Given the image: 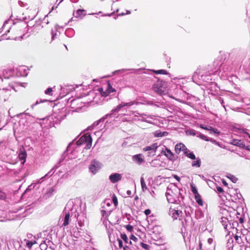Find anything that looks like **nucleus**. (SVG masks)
Wrapping results in <instances>:
<instances>
[{"label": "nucleus", "mask_w": 250, "mask_h": 250, "mask_svg": "<svg viewBox=\"0 0 250 250\" xmlns=\"http://www.w3.org/2000/svg\"><path fill=\"white\" fill-rule=\"evenodd\" d=\"M138 104L139 102L135 101L126 103L122 102L111 110L110 113L107 114L93 123L91 125L88 126L86 130H83L72 141H99L102 137L101 131L104 127V122L108 116H110L112 114H116L125 106L129 107L134 104L137 105Z\"/></svg>", "instance_id": "obj_1"}, {"label": "nucleus", "mask_w": 250, "mask_h": 250, "mask_svg": "<svg viewBox=\"0 0 250 250\" xmlns=\"http://www.w3.org/2000/svg\"><path fill=\"white\" fill-rule=\"evenodd\" d=\"M166 196L167 201L172 204H181L184 199L180 189L173 185L167 187Z\"/></svg>", "instance_id": "obj_2"}, {"label": "nucleus", "mask_w": 250, "mask_h": 250, "mask_svg": "<svg viewBox=\"0 0 250 250\" xmlns=\"http://www.w3.org/2000/svg\"><path fill=\"white\" fill-rule=\"evenodd\" d=\"M29 125L26 120L24 118L20 119L17 123H15L13 126L14 136L17 138L24 135L28 129Z\"/></svg>", "instance_id": "obj_3"}, {"label": "nucleus", "mask_w": 250, "mask_h": 250, "mask_svg": "<svg viewBox=\"0 0 250 250\" xmlns=\"http://www.w3.org/2000/svg\"><path fill=\"white\" fill-rule=\"evenodd\" d=\"M223 58H221L218 57L213 62V66H215V70L213 71V73L214 74H218L219 75L220 73L222 71V73H227L228 72H229L231 69L232 67L230 66H227V61L225 62V59H224V62H221V60Z\"/></svg>", "instance_id": "obj_4"}, {"label": "nucleus", "mask_w": 250, "mask_h": 250, "mask_svg": "<svg viewBox=\"0 0 250 250\" xmlns=\"http://www.w3.org/2000/svg\"><path fill=\"white\" fill-rule=\"evenodd\" d=\"M152 88L158 94L165 95L167 92V83L163 80L158 79L153 83Z\"/></svg>", "instance_id": "obj_5"}, {"label": "nucleus", "mask_w": 250, "mask_h": 250, "mask_svg": "<svg viewBox=\"0 0 250 250\" xmlns=\"http://www.w3.org/2000/svg\"><path fill=\"white\" fill-rule=\"evenodd\" d=\"M103 165L99 161L94 159L91 161L88 168L89 171L94 175L96 174L102 168Z\"/></svg>", "instance_id": "obj_6"}, {"label": "nucleus", "mask_w": 250, "mask_h": 250, "mask_svg": "<svg viewBox=\"0 0 250 250\" xmlns=\"http://www.w3.org/2000/svg\"><path fill=\"white\" fill-rule=\"evenodd\" d=\"M186 134L187 136H196L204 141H209V139L204 134L199 131H196L193 129L188 128L185 130Z\"/></svg>", "instance_id": "obj_7"}, {"label": "nucleus", "mask_w": 250, "mask_h": 250, "mask_svg": "<svg viewBox=\"0 0 250 250\" xmlns=\"http://www.w3.org/2000/svg\"><path fill=\"white\" fill-rule=\"evenodd\" d=\"M28 68L26 66H20L19 67H17L16 69H13L14 76L17 77H26L28 75Z\"/></svg>", "instance_id": "obj_8"}, {"label": "nucleus", "mask_w": 250, "mask_h": 250, "mask_svg": "<svg viewBox=\"0 0 250 250\" xmlns=\"http://www.w3.org/2000/svg\"><path fill=\"white\" fill-rule=\"evenodd\" d=\"M169 215L173 219V220L179 219V220L182 219L183 212L180 209H176L170 208L168 212Z\"/></svg>", "instance_id": "obj_9"}, {"label": "nucleus", "mask_w": 250, "mask_h": 250, "mask_svg": "<svg viewBox=\"0 0 250 250\" xmlns=\"http://www.w3.org/2000/svg\"><path fill=\"white\" fill-rule=\"evenodd\" d=\"M158 147L157 143H154L150 146H147L143 148L145 151H147V156L152 157L155 155L156 151Z\"/></svg>", "instance_id": "obj_10"}, {"label": "nucleus", "mask_w": 250, "mask_h": 250, "mask_svg": "<svg viewBox=\"0 0 250 250\" xmlns=\"http://www.w3.org/2000/svg\"><path fill=\"white\" fill-rule=\"evenodd\" d=\"M163 152L167 159L170 161L174 162L178 158L177 155H175L174 153L167 147H166L163 149Z\"/></svg>", "instance_id": "obj_11"}, {"label": "nucleus", "mask_w": 250, "mask_h": 250, "mask_svg": "<svg viewBox=\"0 0 250 250\" xmlns=\"http://www.w3.org/2000/svg\"><path fill=\"white\" fill-rule=\"evenodd\" d=\"M33 128H36L38 129V131L37 133L34 134V138L31 141H34V139L37 140L38 138H39L40 136L42 135L44 136L45 133L42 130V125L41 123H36L33 124Z\"/></svg>", "instance_id": "obj_12"}, {"label": "nucleus", "mask_w": 250, "mask_h": 250, "mask_svg": "<svg viewBox=\"0 0 250 250\" xmlns=\"http://www.w3.org/2000/svg\"><path fill=\"white\" fill-rule=\"evenodd\" d=\"M199 126L202 129L209 132V133L210 134H219L220 133L217 129L213 128L208 125L200 124Z\"/></svg>", "instance_id": "obj_13"}, {"label": "nucleus", "mask_w": 250, "mask_h": 250, "mask_svg": "<svg viewBox=\"0 0 250 250\" xmlns=\"http://www.w3.org/2000/svg\"><path fill=\"white\" fill-rule=\"evenodd\" d=\"M199 126L202 129L209 132V133L210 134H219L220 133L217 129L213 128L208 125L200 124Z\"/></svg>", "instance_id": "obj_14"}, {"label": "nucleus", "mask_w": 250, "mask_h": 250, "mask_svg": "<svg viewBox=\"0 0 250 250\" xmlns=\"http://www.w3.org/2000/svg\"><path fill=\"white\" fill-rule=\"evenodd\" d=\"M27 154L24 147L22 146L19 150V158L21 161V164L23 165L25 161Z\"/></svg>", "instance_id": "obj_15"}, {"label": "nucleus", "mask_w": 250, "mask_h": 250, "mask_svg": "<svg viewBox=\"0 0 250 250\" xmlns=\"http://www.w3.org/2000/svg\"><path fill=\"white\" fill-rule=\"evenodd\" d=\"M122 175L118 173H112L109 176V179L112 183H116L122 179Z\"/></svg>", "instance_id": "obj_16"}, {"label": "nucleus", "mask_w": 250, "mask_h": 250, "mask_svg": "<svg viewBox=\"0 0 250 250\" xmlns=\"http://www.w3.org/2000/svg\"><path fill=\"white\" fill-rule=\"evenodd\" d=\"M58 167L59 166H54L47 174H46L44 176L42 177L38 180V183H41L42 181H44L45 178L46 177L49 178L51 177L54 173L55 170H56Z\"/></svg>", "instance_id": "obj_17"}, {"label": "nucleus", "mask_w": 250, "mask_h": 250, "mask_svg": "<svg viewBox=\"0 0 250 250\" xmlns=\"http://www.w3.org/2000/svg\"><path fill=\"white\" fill-rule=\"evenodd\" d=\"M207 88L210 90L212 94H215L213 93H217L219 90V87L215 82H211V83H208Z\"/></svg>", "instance_id": "obj_18"}, {"label": "nucleus", "mask_w": 250, "mask_h": 250, "mask_svg": "<svg viewBox=\"0 0 250 250\" xmlns=\"http://www.w3.org/2000/svg\"><path fill=\"white\" fill-rule=\"evenodd\" d=\"M186 150H187V147L182 143L176 144L175 146V151L177 154H179L182 151L185 153Z\"/></svg>", "instance_id": "obj_19"}, {"label": "nucleus", "mask_w": 250, "mask_h": 250, "mask_svg": "<svg viewBox=\"0 0 250 250\" xmlns=\"http://www.w3.org/2000/svg\"><path fill=\"white\" fill-rule=\"evenodd\" d=\"M132 160L134 163L140 165L144 161V159L142 154H138L133 156Z\"/></svg>", "instance_id": "obj_20"}, {"label": "nucleus", "mask_w": 250, "mask_h": 250, "mask_svg": "<svg viewBox=\"0 0 250 250\" xmlns=\"http://www.w3.org/2000/svg\"><path fill=\"white\" fill-rule=\"evenodd\" d=\"M13 69L8 68L2 71V75L5 79H9L10 77L14 76Z\"/></svg>", "instance_id": "obj_21"}, {"label": "nucleus", "mask_w": 250, "mask_h": 250, "mask_svg": "<svg viewBox=\"0 0 250 250\" xmlns=\"http://www.w3.org/2000/svg\"><path fill=\"white\" fill-rule=\"evenodd\" d=\"M112 210L110 209H107L103 205L101 210V213L102 216L105 218H106L111 213Z\"/></svg>", "instance_id": "obj_22"}, {"label": "nucleus", "mask_w": 250, "mask_h": 250, "mask_svg": "<svg viewBox=\"0 0 250 250\" xmlns=\"http://www.w3.org/2000/svg\"><path fill=\"white\" fill-rule=\"evenodd\" d=\"M213 73V72L212 73H209V74H203L201 76V80H202L204 82H206L208 83H211L212 79L211 78V74Z\"/></svg>", "instance_id": "obj_23"}, {"label": "nucleus", "mask_w": 250, "mask_h": 250, "mask_svg": "<svg viewBox=\"0 0 250 250\" xmlns=\"http://www.w3.org/2000/svg\"><path fill=\"white\" fill-rule=\"evenodd\" d=\"M243 143L244 142H230V144L236 146H239L243 148H245L246 150L250 151V146H246Z\"/></svg>", "instance_id": "obj_24"}, {"label": "nucleus", "mask_w": 250, "mask_h": 250, "mask_svg": "<svg viewBox=\"0 0 250 250\" xmlns=\"http://www.w3.org/2000/svg\"><path fill=\"white\" fill-rule=\"evenodd\" d=\"M85 10L83 9H78L76 12H73V16L76 18H82L85 16V14H83Z\"/></svg>", "instance_id": "obj_25"}, {"label": "nucleus", "mask_w": 250, "mask_h": 250, "mask_svg": "<svg viewBox=\"0 0 250 250\" xmlns=\"http://www.w3.org/2000/svg\"><path fill=\"white\" fill-rule=\"evenodd\" d=\"M229 220L228 218L222 217L221 218V223L222 225L224 226V229L226 230H227L228 228V223L229 222Z\"/></svg>", "instance_id": "obj_26"}, {"label": "nucleus", "mask_w": 250, "mask_h": 250, "mask_svg": "<svg viewBox=\"0 0 250 250\" xmlns=\"http://www.w3.org/2000/svg\"><path fill=\"white\" fill-rule=\"evenodd\" d=\"M154 136L155 137H159L163 136H166L168 135V133L166 131H161L160 130H157L155 131L154 133Z\"/></svg>", "instance_id": "obj_27"}, {"label": "nucleus", "mask_w": 250, "mask_h": 250, "mask_svg": "<svg viewBox=\"0 0 250 250\" xmlns=\"http://www.w3.org/2000/svg\"><path fill=\"white\" fill-rule=\"evenodd\" d=\"M84 143H86L84 147L85 149H89L91 147L92 142H76V144L78 146H79L82 145Z\"/></svg>", "instance_id": "obj_28"}, {"label": "nucleus", "mask_w": 250, "mask_h": 250, "mask_svg": "<svg viewBox=\"0 0 250 250\" xmlns=\"http://www.w3.org/2000/svg\"><path fill=\"white\" fill-rule=\"evenodd\" d=\"M70 218V213L67 212L65 214L64 217V221L62 226L64 227L67 226L69 224V220Z\"/></svg>", "instance_id": "obj_29"}, {"label": "nucleus", "mask_w": 250, "mask_h": 250, "mask_svg": "<svg viewBox=\"0 0 250 250\" xmlns=\"http://www.w3.org/2000/svg\"><path fill=\"white\" fill-rule=\"evenodd\" d=\"M185 155L188 157V158L192 159V160H195L196 159L195 155L194 154L191 152H190L189 150L187 149L186 151H185Z\"/></svg>", "instance_id": "obj_30"}, {"label": "nucleus", "mask_w": 250, "mask_h": 250, "mask_svg": "<svg viewBox=\"0 0 250 250\" xmlns=\"http://www.w3.org/2000/svg\"><path fill=\"white\" fill-rule=\"evenodd\" d=\"M247 129L244 128H239V133L241 134V135L245 138L246 136H248L250 139V134L247 132Z\"/></svg>", "instance_id": "obj_31"}, {"label": "nucleus", "mask_w": 250, "mask_h": 250, "mask_svg": "<svg viewBox=\"0 0 250 250\" xmlns=\"http://www.w3.org/2000/svg\"><path fill=\"white\" fill-rule=\"evenodd\" d=\"M195 161H194L192 163V167H199L201 166V159L198 157L195 159Z\"/></svg>", "instance_id": "obj_32"}, {"label": "nucleus", "mask_w": 250, "mask_h": 250, "mask_svg": "<svg viewBox=\"0 0 250 250\" xmlns=\"http://www.w3.org/2000/svg\"><path fill=\"white\" fill-rule=\"evenodd\" d=\"M74 30L72 28H68L65 32V35L68 37H73L74 35Z\"/></svg>", "instance_id": "obj_33"}, {"label": "nucleus", "mask_w": 250, "mask_h": 250, "mask_svg": "<svg viewBox=\"0 0 250 250\" xmlns=\"http://www.w3.org/2000/svg\"><path fill=\"white\" fill-rule=\"evenodd\" d=\"M195 199L196 200V202L198 203V204L200 206H202L203 205V201L201 198V197L200 194L196 195L194 196Z\"/></svg>", "instance_id": "obj_34"}, {"label": "nucleus", "mask_w": 250, "mask_h": 250, "mask_svg": "<svg viewBox=\"0 0 250 250\" xmlns=\"http://www.w3.org/2000/svg\"><path fill=\"white\" fill-rule=\"evenodd\" d=\"M236 194L234 196H232L233 198L235 200L239 199V200H243L244 199L243 198L242 194L240 193L239 191H238L237 189L235 190Z\"/></svg>", "instance_id": "obj_35"}, {"label": "nucleus", "mask_w": 250, "mask_h": 250, "mask_svg": "<svg viewBox=\"0 0 250 250\" xmlns=\"http://www.w3.org/2000/svg\"><path fill=\"white\" fill-rule=\"evenodd\" d=\"M140 181H141L142 189L143 191H145V190H146L147 189V187L145 183L144 177H141Z\"/></svg>", "instance_id": "obj_36"}, {"label": "nucleus", "mask_w": 250, "mask_h": 250, "mask_svg": "<svg viewBox=\"0 0 250 250\" xmlns=\"http://www.w3.org/2000/svg\"><path fill=\"white\" fill-rule=\"evenodd\" d=\"M153 72H154V73L156 74H163V75H166L167 74V72L164 69H160L157 70H153Z\"/></svg>", "instance_id": "obj_37"}, {"label": "nucleus", "mask_w": 250, "mask_h": 250, "mask_svg": "<svg viewBox=\"0 0 250 250\" xmlns=\"http://www.w3.org/2000/svg\"><path fill=\"white\" fill-rule=\"evenodd\" d=\"M106 90L108 92V93H109V94L114 92L116 91L115 89L112 87L110 83L109 82L107 83V86Z\"/></svg>", "instance_id": "obj_38"}, {"label": "nucleus", "mask_w": 250, "mask_h": 250, "mask_svg": "<svg viewBox=\"0 0 250 250\" xmlns=\"http://www.w3.org/2000/svg\"><path fill=\"white\" fill-rule=\"evenodd\" d=\"M99 90L102 96L103 97H106L109 94V93H108L106 90L105 91H104L103 88H99Z\"/></svg>", "instance_id": "obj_39"}, {"label": "nucleus", "mask_w": 250, "mask_h": 250, "mask_svg": "<svg viewBox=\"0 0 250 250\" xmlns=\"http://www.w3.org/2000/svg\"><path fill=\"white\" fill-rule=\"evenodd\" d=\"M21 24H22V25H21L20 26L25 27V28L27 29V32H28V31L30 29H32V27H35V25H33V26L29 27L28 24H26V23H22ZM32 32H33L32 30H31L30 31V33H31Z\"/></svg>", "instance_id": "obj_40"}, {"label": "nucleus", "mask_w": 250, "mask_h": 250, "mask_svg": "<svg viewBox=\"0 0 250 250\" xmlns=\"http://www.w3.org/2000/svg\"><path fill=\"white\" fill-rule=\"evenodd\" d=\"M36 241H27L26 242V246L28 248L31 249L33 245L36 244Z\"/></svg>", "instance_id": "obj_41"}, {"label": "nucleus", "mask_w": 250, "mask_h": 250, "mask_svg": "<svg viewBox=\"0 0 250 250\" xmlns=\"http://www.w3.org/2000/svg\"><path fill=\"white\" fill-rule=\"evenodd\" d=\"M228 177L230 179V180L234 183H236L238 180L237 178L231 174H229V176H228Z\"/></svg>", "instance_id": "obj_42"}, {"label": "nucleus", "mask_w": 250, "mask_h": 250, "mask_svg": "<svg viewBox=\"0 0 250 250\" xmlns=\"http://www.w3.org/2000/svg\"><path fill=\"white\" fill-rule=\"evenodd\" d=\"M212 142L214 143L216 145H217L218 146H219V147H220L221 148L228 149L226 147L225 145L223 144V142Z\"/></svg>", "instance_id": "obj_43"}, {"label": "nucleus", "mask_w": 250, "mask_h": 250, "mask_svg": "<svg viewBox=\"0 0 250 250\" xmlns=\"http://www.w3.org/2000/svg\"><path fill=\"white\" fill-rule=\"evenodd\" d=\"M55 191V188H51L47 191L46 194L48 195V196H51L53 194Z\"/></svg>", "instance_id": "obj_44"}, {"label": "nucleus", "mask_w": 250, "mask_h": 250, "mask_svg": "<svg viewBox=\"0 0 250 250\" xmlns=\"http://www.w3.org/2000/svg\"><path fill=\"white\" fill-rule=\"evenodd\" d=\"M23 115H28V116H30L29 113H27V112H24L23 113H21L19 114H17L16 116H15L14 117V118H16L17 119H16L17 120L19 119L20 118V117L21 116H22Z\"/></svg>", "instance_id": "obj_45"}, {"label": "nucleus", "mask_w": 250, "mask_h": 250, "mask_svg": "<svg viewBox=\"0 0 250 250\" xmlns=\"http://www.w3.org/2000/svg\"><path fill=\"white\" fill-rule=\"evenodd\" d=\"M230 222H231V228L232 229H236V227L238 225V222L237 221H232V220H231Z\"/></svg>", "instance_id": "obj_46"}, {"label": "nucleus", "mask_w": 250, "mask_h": 250, "mask_svg": "<svg viewBox=\"0 0 250 250\" xmlns=\"http://www.w3.org/2000/svg\"><path fill=\"white\" fill-rule=\"evenodd\" d=\"M121 237L125 243H128V239L127 235L125 233H121Z\"/></svg>", "instance_id": "obj_47"}, {"label": "nucleus", "mask_w": 250, "mask_h": 250, "mask_svg": "<svg viewBox=\"0 0 250 250\" xmlns=\"http://www.w3.org/2000/svg\"><path fill=\"white\" fill-rule=\"evenodd\" d=\"M65 116H66V115H65L64 116V117L61 116V117H59V118H56V119H57L56 120H53V122H54L55 124H60L61 120L64 119V118Z\"/></svg>", "instance_id": "obj_48"}, {"label": "nucleus", "mask_w": 250, "mask_h": 250, "mask_svg": "<svg viewBox=\"0 0 250 250\" xmlns=\"http://www.w3.org/2000/svg\"><path fill=\"white\" fill-rule=\"evenodd\" d=\"M140 246L146 250H148L149 249V245L143 242L141 243Z\"/></svg>", "instance_id": "obj_49"}, {"label": "nucleus", "mask_w": 250, "mask_h": 250, "mask_svg": "<svg viewBox=\"0 0 250 250\" xmlns=\"http://www.w3.org/2000/svg\"><path fill=\"white\" fill-rule=\"evenodd\" d=\"M191 191L192 193L194 194V196L199 194L198 192L197 189H196V187L191 186Z\"/></svg>", "instance_id": "obj_50"}, {"label": "nucleus", "mask_w": 250, "mask_h": 250, "mask_svg": "<svg viewBox=\"0 0 250 250\" xmlns=\"http://www.w3.org/2000/svg\"><path fill=\"white\" fill-rule=\"evenodd\" d=\"M52 89L51 87L47 88L45 91V93L47 95H52Z\"/></svg>", "instance_id": "obj_51"}, {"label": "nucleus", "mask_w": 250, "mask_h": 250, "mask_svg": "<svg viewBox=\"0 0 250 250\" xmlns=\"http://www.w3.org/2000/svg\"><path fill=\"white\" fill-rule=\"evenodd\" d=\"M130 69H119V70H115V71H114L112 73L113 75L117 73H119V72H121V73H123V72H124L126 71H127V70H130Z\"/></svg>", "instance_id": "obj_52"}, {"label": "nucleus", "mask_w": 250, "mask_h": 250, "mask_svg": "<svg viewBox=\"0 0 250 250\" xmlns=\"http://www.w3.org/2000/svg\"><path fill=\"white\" fill-rule=\"evenodd\" d=\"M56 32H57V29H55V31H54L53 30H52L51 31L52 40H54L55 39L56 36H57Z\"/></svg>", "instance_id": "obj_53"}, {"label": "nucleus", "mask_w": 250, "mask_h": 250, "mask_svg": "<svg viewBox=\"0 0 250 250\" xmlns=\"http://www.w3.org/2000/svg\"><path fill=\"white\" fill-rule=\"evenodd\" d=\"M47 100H41L40 102H39L38 101H36V102L35 103V104H33L32 105H31V107L33 109V108H34V107L36 105L38 104L39 103H43V102H47Z\"/></svg>", "instance_id": "obj_54"}, {"label": "nucleus", "mask_w": 250, "mask_h": 250, "mask_svg": "<svg viewBox=\"0 0 250 250\" xmlns=\"http://www.w3.org/2000/svg\"><path fill=\"white\" fill-rule=\"evenodd\" d=\"M112 201H113V203L114 204V205L115 206H117L118 205V200H117L116 196L115 195H114L113 196Z\"/></svg>", "instance_id": "obj_55"}, {"label": "nucleus", "mask_w": 250, "mask_h": 250, "mask_svg": "<svg viewBox=\"0 0 250 250\" xmlns=\"http://www.w3.org/2000/svg\"><path fill=\"white\" fill-rule=\"evenodd\" d=\"M216 190L219 193H222L223 194L224 193V190L223 188L221 187H217Z\"/></svg>", "instance_id": "obj_56"}, {"label": "nucleus", "mask_w": 250, "mask_h": 250, "mask_svg": "<svg viewBox=\"0 0 250 250\" xmlns=\"http://www.w3.org/2000/svg\"><path fill=\"white\" fill-rule=\"evenodd\" d=\"M234 238L238 244H240L241 243V239L240 238L239 236H238L237 235H235L234 236Z\"/></svg>", "instance_id": "obj_57"}, {"label": "nucleus", "mask_w": 250, "mask_h": 250, "mask_svg": "<svg viewBox=\"0 0 250 250\" xmlns=\"http://www.w3.org/2000/svg\"><path fill=\"white\" fill-rule=\"evenodd\" d=\"M18 4L21 7H25L27 5L26 3H24L21 0H19Z\"/></svg>", "instance_id": "obj_58"}, {"label": "nucleus", "mask_w": 250, "mask_h": 250, "mask_svg": "<svg viewBox=\"0 0 250 250\" xmlns=\"http://www.w3.org/2000/svg\"><path fill=\"white\" fill-rule=\"evenodd\" d=\"M117 240L118 241L119 248H122L123 247L122 241L119 238H118Z\"/></svg>", "instance_id": "obj_59"}, {"label": "nucleus", "mask_w": 250, "mask_h": 250, "mask_svg": "<svg viewBox=\"0 0 250 250\" xmlns=\"http://www.w3.org/2000/svg\"><path fill=\"white\" fill-rule=\"evenodd\" d=\"M79 216V215H78V217H77V220L78 222V224L80 227H82L83 224V221H82L81 220H80L78 218Z\"/></svg>", "instance_id": "obj_60"}, {"label": "nucleus", "mask_w": 250, "mask_h": 250, "mask_svg": "<svg viewBox=\"0 0 250 250\" xmlns=\"http://www.w3.org/2000/svg\"><path fill=\"white\" fill-rule=\"evenodd\" d=\"M126 228L129 231H131L133 230V227L130 225H126Z\"/></svg>", "instance_id": "obj_61"}, {"label": "nucleus", "mask_w": 250, "mask_h": 250, "mask_svg": "<svg viewBox=\"0 0 250 250\" xmlns=\"http://www.w3.org/2000/svg\"><path fill=\"white\" fill-rule=\"evenodd\" d=\"M36 17V15H34L33 16H28V18H27V17H25L23 18L24 20H27V19H28L29 20H33Z\"/></svg>", "instance_id": "obj_62"}, {"label": "nucleus", "mask_w": 250, "mask_h": 250, "mask_svg": "<svg viewBox=\"0 0 250 250\" xmlns=\"http://www.w3.org/2000/svg\"><path fill=\"white\" fill-rule=\"evenodd\" d=\"M151 212V211L149 209H146L145 210L144 213L146 215H149Z\"/></svg>", "instance_id": "obj_63"}, {"label": "nucleus", "mask_w": 250, "mask_h": 250, "mask_svg": "<svg viewBox=\"0 0 250 250\" xmlns=\"http://www.w3.org/2000/svg\"><path fill=\"white\" fill-rule=\"evenodd\" d=\"M130 239L134 241H136V240H137V238L136 237H135L134 235L132 234L130 237Z\"/></svg>", "instance_id": "obj_64"}]
</instances>
